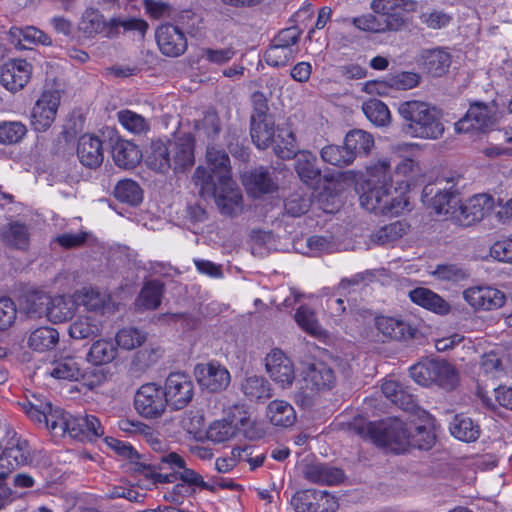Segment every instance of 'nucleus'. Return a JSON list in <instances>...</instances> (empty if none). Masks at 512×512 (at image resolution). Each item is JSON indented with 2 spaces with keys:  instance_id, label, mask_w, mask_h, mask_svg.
<instances>
[{
  "instance_id": "2",
  "label": "nucleus",
  "mask_w": 512,
  "mask_h": 512,
  "mask_svg": "<svg viewBox=\"0 0 512 512\" xmlns=\"http://www.w3.org/2000/svg\"><path fill=\"white\" fill-rule=\"evenodd\" d=\"M207 168L199 166L193 174V182L202 197H213L220 212L236 216L242 211V195L231 178L228 154L213 146L207 147Z\"/></svg>"
},
{
  "instance_id": "10",
  "label": "nucleus",
  "mask_w": 512,
  "mask_h": 512,
  "mask_svg": "<svg viewBox=\"0 0 512 512\" xmlns=\"http://www.w3.org/2000/svg\"><path fill=\"white\" fill-rule=\"evenodd\" d=\"M168 404L175 410L184 408L193 398L194 384L183 372L170 373L163 388Z\"/></svg>"
},
{
  "instance_id": "7",
  "label": "nucleus",
  "mask_w": 512,
  "mask_h": 512,
  "mask_svg": "<svg viewBox=\"0 0 512 512\" xmlns=\"http://www.w3.org/2000/svg\"><path fill=\"white\" fill-rule=\"evenodd\" d=\"M291 505L296 512H336L339 508L338 499L322 490H302L291 498Z\"/></svg>"
},
{
  "instance_id": "18",
  "label": "nucleus",
  "mask_w": 512,
  "mask_h": 512,
  "mask_svg": "<svg viewBox=\"0 0 512 512\" xmlns=\"http://www.w3.org/2000/svg\"><path fill=\"white\" fill-rule=\"evenodd\" d=\"M374 325L382 340H408L415 336L416 330L400 318L377 316Z\"/></svg>"
},
{
  "instance_id": "32",
  "label": "nucleus",
  "mask_w": 512,
  "mask_h": 512,
  "mask_svg": "<svg viewBox=\"0 0 512 512\" xmlns=\"http://www.w3.org/2000/svg\"><path fill=\"white\" fill-rule=\"evenodd\" d=\"M243 184L254 196L270 193L276 188V184L268 170L263 167L247 172L242 177Z\"/></svg>"
},
{
  "instance_id": "15",
  "label": "nucleus",
  "mask_w": 512,
  "mask_h": 512,
  "mask_svg": "<svg viewBox=\"0 0 512 512\" xmlns=\"http://www.w3.org/2000/svg\"><path fill=\"white\" fill-rule=\"evenodd\" d=\"M495 123V113L486 104L475 103L470 106L465 116L455 123L457 133L482 131Z\"/></svg>"
},
{
  "instance_id": "35",
  "label": "nucleus",
  "mask_w": 512,
  "mask_h": 512,
  "mask_svg": "<svg viewBox=\"0 0 512 512\" xmlns=\"http://www.w3.org/2000/svg\"><path fill=\"white\" fill-rule=\"evenodd\" d=\"M76 302L74 297H50L46 317L54 323H62L72 318L75 313Z\"/></svg>"
},
{
  "instance_id": "25",
  "label": "nucleus",
  "mask_w": 512,
  "mask_h": 512,
  "mask_svg": "<svg viewBox=\"0 0 512 512\" xmlns=\"http://www.w3.org/2000/svg\"><path fill=\"white\" fill-rule=\"evenodd\" d=\"M304 381L310 390H329L334 387L336 377L334 371L324 362H315L308 366Z\"/></svg>"
},
{
  "instance_id": "21",
  "label": "nucleus",
  "mask_w": 512,
  "mask_h": 512,
  "mask_svg": "<svg viewBox=\"0 0 512 512\" xmlns=\"http://www.w3.org/2000/svg\"><path fill=\"white\" fill-rule=\"evenodd\" d=\"M104 322L99 315H79L69 325V336L75 340H92L102 334Z\"/></svg>"
},
{
  "instance_id": "44",
  "label": "nucleus",
  "mask_w": 512,
  "mask_h": 512,
  "mask_svg": "<svg viewBox=\"0 0 512 512\" xmlns=\"http://www.w3.org/2000/svg\"><path fill=\"white\" fill-rule=\"evenodd\" d=\"M274 152L282 159H291L297 155L294 133L289 128H280L274 139Z\"/></svg>"
},
{
  "instance_id": "42",
  "label": "nucleus",
  "mask_w": 512,
  "mask_h": 512,
  "mask_svg": "<svg viewBox=\"0 0 512 512\" xmlns=\"http://www.w3.org/2000/svg\"><path fill=\"white\" fill-rule=\"evenodd\" d=\"M362 111L367 119L377 127L388 126L391 122V113L387 105L378 99L365 101Z\"/></svg>"
},
{
  "instance_id": "16",
  "label": "nucleus",
  "mask_w": 512,
  "mask_h": 512,
  "mask_svg": "<svg viewBox=\"0 0 512 512\" xmlns=\"http://www.w3.org/2000/svg\"><path fill=\"white\" fill-rule=\"evenodd\" d=\"M73 297L76 305L83 306L88 312L94 313V315L100 314L103 316L105 313H110L115 309L110 294L91 286H85L76 290Z\"/></svg>"
},
{
  "instance_id": "56",
  "label": "nucleus",
  "mask_w": 512,
  "mask_h": 512,
  "mask_svg": "<svg viewBox=\"0 0 512 512\" xmlns=\"http://www.w3.org/2000/svg\"><path fill=\"white\" fill-rule=\"evenodd\" d=\"M237 429L228 420H216L207 429V438L213 442L221 443L230 440L236 435Z\"/></svg>"
},
{
  "instance_id": "61",
  "label": "nucleus",
  "mask_w": 512,
  "mask_h": 512,
  "mask_svg": "<svg viewBox=\"0 0 512 512\" xmlns=\"http://www.w3.org/2000/svg\"><path fill=\"white\" fill-rule=\"evenodd\" d=\"M12 35L18 37L19 42L24 41L27 43H40L43 45H50L51 39L43 31L33 26L25 28H15L11 31Z\"/></svg>"
},
{
  "instance_id": "17",
  "label": "nucleus",
  "mask_w": 512,
  "mask_h": 512,
  "mask_svg": "<svg viewBox=\"0 0 512 512\" xmlns=\"http://www.w3.org/2000/svg\"><path fill=\"white\" fill-rule=\"evenodd\" d=\"M32 75V65L24 59L6 62L1 69L0 82L10 92L22 90Z\"/></svg>"
},
{
  "instance_id": "33",
  "label": "nucleus",
  "mask_w": 512,
  "mask_h": 512,
  "mask_svg": "<svg viewBox=\"0 0 512 512\" xmlns=\"http://www.w3.org/2000/svg\"><path fill=\"white\" fill-rule=\"evenodd\" d=\"M266 415L274 426L288 428L296 422V412L293 406L284 400H273L267 406Z\"/></svg>"
},
{
  "instance_id": "6",
  "label": "nucleus",
  "mask_w": 512,
  "mask_h": 512,
  "mask_svg": "<svg viewBox=\"0 0 512 512\" xmlns=\"http://www.w3.org/2000/svg\"><path fill=\"white\" fill-rule=\"evenodd\" d=\"M167 405L169 404L163 388L154 382L141 385L134 396L136 411L148 419L160 417Z\"/></svg>"
},
{
  "instance_id": "41",
  "label": "nucleus",
  "mask_w": 512,
  "mask_h": 512,
  "mask_svg": "<svg viewBox=\"0 0 512 512\" xmlns=\"http://www.w3.org/2000/svg\"><path fill=\"white\" fill-rule=\"evenodd\" d=\"M162 295L163 285L159 281L147 282L136 299V306L144 310L156 309L161 303Z\"/></svg>"
},
{
  "instance_id": "45",
  "label": "nucleus",
  "mask_w": 512,
  "mask_h": 512,
  "mask_svg": "<svg viewBox=\"0 0 512 512\" xmlns=\"http://www.w3.org/2000/svg\"><path fill=\"white\" fill-rule=\"evenodd\" d=\"M23 411L34 422L42 423L45 414L50 411L52 405L41 395L32 394L22 402H19Z\"/></svg>"
},
{
  "instance_id": "12",
  "label": "nucleus",
  "mask_w": 512,
  "mask_h": 512,
  "mask_svg": "<svg viewBox=\"0 0 512 512\" xmlns=\"http://www.w3.org/2000/svg\"><path fill=\"white\" fill-rule=\"evenodd\" d=\"M194 375L199 386L212 393L225 390L231 380L229 371L217 362L196 365Z\"/></svg>"
},
{
  "instance_id": "20",
  "label": "nucleus",
  "mask_w": 512,
  "mask_h": 512,
  "mask_svg": "<svg viewBox=\"0 0 512 512\" xmlns=\"http://www.w3.org/2000/svg\"><path fill=\"white\" fill-rule=\"evenodd\" d=\"M381 391L391 403L400 409L409 412L415 411L417 404L413 394L398 378L394 376L386 378L381 385Z\"/></svg>"
},
{
  "instance_id": "50",
  "label": "nucleus",
  "mask_w": 512,
  "mask_h": 512,
  "mask_svg": "<svg viewBox=\"0 0 512 512\" xmlns=\"http://www.w3.org/2000/svg\"><path fill=\"white\" fill-rule=\"evenodd\" d=\"M119 123L133 134H143L149 130V122L140 114L131 110H121L117 113Z\"/></svg>"
},
{
  "instance_id": "37",
  "label": "nucleus",
  "mask_w": 512,
  "mask_h": 512,
  "mask_svg": "<svg viewBox=\"0 0 512 512\" xmlns=\"http://www.w3.org/2000/svg\"><path fill=\"white\" fill-rule=\"evenodd\" d=\"M450 433L463 442H474L480 436V427L470 417L456 415L449 426Z\"/></svg>"
},
{
  "instance_id": "3",
  "label": "nucleus",
  "mask_w": 512,
  "mask_h": 512,
  "mask_svg": "<svg viewBox=\"0 0 512 512\" xmlns=\"http://www.w3.org/2000/svg\"><path fill=\"white\" fill-rule=\"evenodd\" d=\"M405 133L414 138L436 140L444 134L441 112L428 102L409 100L399 104Z\"/></svg>"
},
{
  "instance_id": "60",
  "label": "nucleus",
  "mask_w": 512,
  "mask_h": 512,
  "mask_svg": "<svg viewBox=\"0 0 512 512\" xmlns=\"http://www.w3.org/2000/svg\"><path fill=\"white\" fill-rule=\"evenodd\" d=\"M480 371L488 378L500 377L503 374V365L498 353H485L480 360Z\"/></svg>"
},
{
  "instance_id": "4",
  "label": "nucleus",
  "mask_w": 512,
  "mask_h": 512,
  "mask_svg": "<svg viewBox=\"0 0 512 512\" xmlns=\"http://www.w3.org/2000/svg\"><path fill=\"white\" fill-rule=\"evenodd\" d=\"M367 432L372 442L380 447L400 453L409 445L404 424L399 419H389L380 423H369Z\"/></svg>"
},
{
  "instance_id": "57",
  "label": "nucleus",
  "mask_w": 512,
  "mask_h": 512,
  "mask_svg": "<svg viewBox=\"0 0 512 512\" xmlns=\"http://www.w3.org/2000/svg\"><path fill=\"white\" fill-rule=\"evenodd\" d=\"M421 77L410 71H402L386 77L385 84L396 90H409L419 85Z\"/></svg>"
},
{
  "instance_id": "29",
  "label": "nucleus",
  "mask_w": 512,
  "mask_h": 512,
  "mask_svg": "<svg viewBox=\"0 0 512 512\" xmlns=\"http://www.w3.org/2000/svg\"><path fill=\"white\" fill-rule=\"evenodd\" d=\"M118 356L117 346L109 339L99 338L91 344L85 359L93 366H104L112 363Z\"/></svg>"
},
{
  "instance_id": "62",
  "label": "nucleus",
  "mask_w": 512,
  "mask_h": 512,
  "mask_svg": "<svg viewBox=\"0 0 512 512\" xmlns=\"http://www.w3.org/2000/svg\"><path fill=\"white\" fill-rule=\"evenodd\" d=\"M236 54V51L233 47H225V48H202L201 49V58L205 59L211 64L215 65H224L228 63Z\"/></svg>"
},
{
  "instance_id": "49",
  "label": "nucleus",
  "mask_w": 512,
  "mask_h": 512,
  "mask_svg": "<svg viewBox=\"0 0 512 512\" xmlns=\"http://www.w3.org/2000/svg\"><path fill=\"white\" fill-rule=\"evenodd\" d=\"M27 132V127L22 122H0V143L4 145L17 144L23 140Z\"/></svg>"
},
{
  "instance_id": "46",
  "label": "nucleus",
  "mask_w": 512,
  "mask_h": 512,
  "mask_svg": "<svg viewBox=\"0 0 512 512\" xmlns=\"http://www.w3.org/2000/svg\"><path fill=\"white\" fill-rule=\"evenodd\" d=\"M243 393L251 400H260L271 397V387L261 376L247 377L241 385Z\"/></svg>"
},
{
  "instance_id": "53",
  "label": "nucleus",
  "mask_w": 512,
  "mask_h": 512,
  "mask_svg": "<svg viewBox=\"0 0 512 512\" xmlns=\"http://www.w3.org/2000/svg\"><path fill=\"white\" fill-rule=\"evenodd\" d=\"M434 374V383L445 389H452L458 381L456 369L446 361L434 360Z\"/></svg>"
},
{
  "instance_id": "30",
  "label": "nucleus",
  "mask_w": 512,
  "mask_h": 512,
  "mask_svg": "<svg viewBox=\"0 0 512 512\" xmlns=\"http://www.w3.org/2000/svg\"><path fill=\"white\" fill-rule=\"evenodd\" d=\"M412 302L436 314L447 315L451 311L450 304L440 295L427 288H416L409 292Z\"/></svg>"
},
{
  "instance_id": "59",
  "label": "nucleus",
  "mask_w": 512,
  "mask_h": 512,
  "mask_svg": "<svg viewBox=\"0 0 512 512\" xmlns=\"http://www.w3.org/2000/svg\"><path fill=\"white\" fill-rule=\"evenodd\" d=\"M26 303V310L30 316H46L50 303V296L41 291L33 292L27 297Z\"/></svg>"
},
{
  "instance_id": "54",
  "label": "nucleus",
  "mask_w": 512,
  "mask_h": 512,
  "mask_svg": "<svg viewBox=\"0 0 512 512\" xmlns=\"http://www.w3.org/2000/svg\"><path fill=\"white\" fill-rule=\"evenodd\" d=\"M406 230V223L395 221L377 230L373 235V240L378 244L387 245L401 238Z\"/></svg>"
},
{
  "instance_id": "24",
  "label": "nucleus",
  "mask_w": 512,
  "mask_h": 512,
  "mask_svg": "<svg viewBox=\"0 0 512 512\" xmlns=\"http://www.w3.org/2000/svg\"><path fill=\"white\" fill-rule=\"evenodd\" d=\"M77 155L80 162L86 167L100 166L104 158L101 140L90 134L82 135L78 141Z\"/></svg>"
},
{
  "instance_id": "47",
  "label": "nucleus",
  "mask_w": 512,
  "mask_h": 512,
  "mask_svg": "<svg viewBox=\"0 0 512 512\" xmlns=\"http://www.w3.org/2000/svg\"><path fill=\"white\" fill-rule=\"evenodd\" d=\"M115 197L125 203L137 205L142 201V190L137 182L124 179L117 183L114 189Z\"/></svg>"
},
{
  "instance_id": "5",
  "label": "nucleus",
  "mask_w": 512,
  "mask_h": 512,
  "mask_svg": "<svg viewBox=\"0 0 512 512\" xmlns=\"http://www.w3.org/2000/svg\"><path fill=\"white\" fill-rule=\"evenodd\" d=\"M299 38L300 32L296 28L280 31L264 54L266 63L272 67L287 65L299 51Z\"/></svg>"
},
{
  "instance_id": "13",
  "label": "nucleus",
  "mask_w": 512,
  "mask_h": 512,
  "mask_svg": "<svg viewBox=\"0 0 512 512\" xmlns=\"http://www.w3.org/2000/svg\"><path fill=\"white\" fill-rule=\"evenodd\" d=\"M266 371L270 378L281 388L291 386L295 379L292 361L279 349H273L265 358Z\"/></svg>"
},
{
  "instance_id": "52",
  "label": "nucleus",
  "mask_w": 512,
  "mask_h": 512,
  "mask_svg": "<svg viewBox=\"0 0 512 512\" xmlns=\"http://www.w3.org/2000/svg\"><path fill=\"white\" fill-rule=\"evenodd\" d=\"M80 28L88 36H93L105 32L107 24L98 10L89 8L82 16Z\"/></svg>"
},
{
  "instance_id": "40",
  "label": "nucleus",
  "mask_w": 512,
  "mask_h": 512,
  "mask_svg": "<svg viewBox=\"0 0 512 512\" xmlns=\"http://www.w3.org/2000/svg\"><path fill=\"white\" fill-rule=\"evenodd\" d=\"M147 335L136 327H123L115 334V345L117 349L131 351L139 348L146 341Z\"/></svg>"
},
{
  "instance_id": "8",
  "label": "nucleus",
  "mask_w": 512,
  "mask_h": 512,
  "mask_svg": "<svg viewBox=\"0 0 512 512\" xmlns=\"http://www.w3.org/2000/svg\"><path fill=\"white\" fill-rule=\"evenodd\" d=\"M464 301L475 311H493L506 303V295L500 289L490 285H477L462 292Z\"/></svg>"
},
{
  "instance_id": "26",
  "label": "nucleus",
  "mask_w": 512,
  "mask_h": 512,
  "mask_svg": "<svg viewBox=\"0 0 512 512\" xmlns=\"http://www.w3.org/2000/svg\"><path fill=\"white\" fill-rule=\"evenodd\" d=\"M171 154L169 143L161 140L152 141L146 150L144 161L150 169L158 173H166L172 168Z\"/></svg>"
},
{
  "instance_id": "9",
  "label": "nucleus",
  "mask_w": 512,
  "mask_h": 512,
  "mask_svg": "<svg viewBox=\"0 0 512 512\" xmlns=\"http://www.w3.org/2000/svg\"><path fill=\"white\" fill-rule=\"evenodd\" d=\"M494 208V199L488 194H477L452 211V219L461 226L481 221Z\"/></svg>"
},
{
  "instance_id": "64",
  "label": "nucleus",
  "mask_w": 512,
  "mask_h": 512,
  "mask_svg": "<svg viewBox=\"0 0 512 512\" xmlns=\"http://www.w3.org/2000/svg\"><path fill=\"white\" fill-rule=\"evenodd\" d=\"M489 255L496 261L512 264V238L494 242L489 249Z\"/></svg>"
},
{
  "instance_id": "36",
  "label": "nucleus",
  "mask_w": 512,
  "mask_h": 512,
  "mask_svg": "<svg viewBox=\"0 0 512 512\" xmlns=\"http://www.w3.org/2000/svg\"><path fill=\"white\" fill-rule=\"evenodd\" d=\"M346 149H348L353 160L358 156L368 155L374 147L373 136L361 129H355L348 132L344 139Z\"/></svg>"
},
{
  "instance_id": "27",
  "label": "nucleus",
  "mask_w": 512,
  "mask_h": 512,
  "mask_svg": "<svg viewBox=\"0 0 512 512\" xmlns=\"http://www.w3.org/2000/svg\"><path fill=\"white\" fill-rule=\"evenodd\" d=\"M169 144L172 150V167L175 171L194 164V139L190 134H183Z\"/></svg>"
},
{
  "instance_id": "31",
  "label": "nucleus",
  "mask_w": 512,
  "mask_h": 512,
  "mask_svg": "<svg viewBox=\"0 0 512 512\" xmlns=\"http://www.w3.org/2000/svg\"><path fill=\"white\" fill-rule=\"evenodd\" d=\"M112 157L117 166L131 169L140 162L142 153L134 143L117 139L112 146Z\"/></svg>"
},
{
  "instance_id": "34",
  "label": "nucleus",
  "mask_w": 512,
  "mask_h": 512,
  "mask_svg": "<svg viewBox=\"0 0 512 512\" xmlns=\"http://www.w3.org/2000/svg\"><path fill=\"white\" fill-rule=\"evenodd\" d=\"M422 59L424 69L433 77L444 75L451 65L450 54L441 48L425 50Z\"/></svg>"
},
{
  "instance_id": "58",
  "label": "nucleus",
  "mask_w": 512,
  "mask_h": 512,
  "mask_svg": "<svg viewBox=\"0 0 512 512\" xmlns=\"http://www.w3.org/2000/svg\"><path fill=\"white\" fill-rule=\"evenodd\" d=\"M411 378L419 385L428 386L435 381L434 360H427L410 368Z\"/></svg>"
},
{
  "instance_id": "38",
  "label": "nucleus",
  "mask_w": 512,
  "mask_h": 512,
  "mask_svg": "<svg viewBox=\"0 0 512 512\" xmlns=\"http://www.w3.org/2000/svg\"><path fill=\"white\" fill-rule=\"evenodd\" d=\"M59 342V333L52 327H39L29 336L28 345L38 352H45L53 349Z\"/></svg>"
},
{
  "instance_id": "48",
  "label": "nucleus",
  "mask_w": 512,
  "mask_h": 512,
  "mask_svg": "<svg viewBox=\"0 0 512 512\" xmlns=\"http://www.w3.org/2000/svg\"><path fill=\"white\" fill-rule=\"evenodd\" d=\"M321 158L324 162L337 167H345L353 163L351 152L346 149V145H328L322 148L320 152Z\"/></svg>"
},
{
  "instance_id": "23",
  "label": "nucleus",
  "mask_w": 512,
  "mask_h": 512,
  "mask_svg": "<svg viewBox=\"0 0 512 512\" xmlns=\"http://www.w3.org/2000/svg\"><path fill=\"white\" fill-rule=\"evenodd\" d=\"M58 380L78 381L84 377V367L81 357L66 355L55 359L47 372Z\"/></svg>"
},
{
  "instance_id": "39",
  "label": "nucleus",
  "mask_w": 512,
  "mask_h": 512,
  "mask_svg": "<svg viewBox=\"0 0 512 512\" xmlns=\"http://www.w3.org/2000/svg\"><path fill=\"white\" fill-rule=\"evenodd\" d=\"M316 162V157L308 151L296 155L295 170L304 183L308 184L320 177L321 171Z\"/></svg>"
},
{
  "instance_id": "28",
  "label": "nucleus",
  "mask_w": 512,
  "mask_h": 512,
  "mask_svg": "<svg viewBox=\"0 0 512 512\" xmlns=\"http://www.w3.org/2000/svg\"><path fill=\"white\" fill-rule=\"evenodd\" d=\"M303 475L309 482L320 485H335L340 483L344 477L341 469L322 463L306 464Z\"/></svg>"
},
{
  "instance_id": "11",
  "label": "nucleus",
  "mask_w": 512,
  "mask_h": 512,
  "mask_svg": "<svg viewBox=\"0 0 512 512\" xmlns=\"http://www.w3.org/2000/svg\"><path fill=\"white\" fill-rule=\"evenodd\" d=\"M60 104L58 91H44L31 111V125L37 132L48 130L56 118Z\"/></svg>"
},
{
  "instance_id": "63",
  "label": "nucleus",
  "mask_w": 512,
  "mask_h": 512,
  "mask_svg": "<svg viewBox=\"0 0 512 512\" xmlns=\"http://www.w3.org/2000/svg\"><path fill=\"white\" fill-rule=\"evenodd\" d=\"M432 275L440 281L447 282H458L468 276L465 270L454 264L438 265Z\"/></svg>"
},
{
  "instance_id": "14",
  "label": "nucleus",
  "mask_w": 512,
  "mask_h": 512,
  "mask_svg": "<svg viewBox=\"0 0 512 512\" xmlns=\"http://www.w3.org/2000/svg\"><path fill=\"white\" fill-rule=\"evenodd\" d=\"M155 38L161 53L168 57H178L188 47L184 32L172 24L160 25L156 29Z\"/></svg>"
},
{
  "instance_id": "51",
  "label": "nucleus",
  "mask_w": 512,
  "mask_h": 512,
  "mask_svg": "<svg viewBox=\"0 0 512 512\" xmlns=\"http://www.w3.org/2000/svg\"><path fill=\"white\" fill-rule=\"evenodd\" d=\"M294 319L298 326L306 333L312 336H320L322 334L321 325L314 311L307 306H300L294 315Z\"/></svg>"
},
{
  "instance_id": "55",
  "label": "nucleus",
  "mask_w": 512,
  "mask_h": 512,
  "mask_svg": "<svg viewBox=\"0 0 512 512\" xmlns=\"http://www.w3.org/2000/svg\"><path fill=\"white\" fill-rule=\"evenodd\" d=\"M4 450L18 468L31 461L30 447L26 440L12 439Z\"/></svg>"
},
{
  "instance_id": "19",
  "label": "nucleus",
  "mask_w": 512,
  "mask_h": 512,
  "mask_svg": "<svg viewBox=\"0 0 512 512\" xmlns=\"http://www.w3.org/2000/svg\"><path fill=\"white\" fill-rule=\"evenodd\" d=\"M265 103H262L257 114L251 118V138L253 143L259 149L267 148L274 143V122L270 116L265 113Z\"/></svg>"
},
{
  "instance_id": "1",
  "label": "nucleus",
  "mask_w": 512,
  "mask_h": 512,
  "mask_svg": "<svg viewBox=\"0 0 512 512\" xmlns=\"http://www.w3.org/2000/svg\"><path fill=\"white\" fill-rule=\"evenodd\" d=\"M367 190L360 195L362 208L383 216H397L407 209L405 191L422 175L413 159H403L391 172L390 162L381 159L367 168Z\"/></svg>"
},
{
  "instance_id": "43",
  "label": "nucleus",
  "mask_w": 512,
  "mask_h": 512,
  "mask_svg": "<svg viewBox=\"0 0 512 512\" xmlns=\"http://www.w3.org/2000/svg\"><path fill=\"white\" fill-rule=\"evenodd\" d=\"M71 417V414L62 409L51 407L50 411L45 414L42 424L56 436H64L68 434Z\"/></svg>"
},
{
  "instance_id": "22",
  "label": "nucleus",
  "mask_w": 512,
  "mask_h": 512,
  "mask_svg": "<svg viewBox=\"0 0 512 512\" xmlns=\"http://www.w3.org/2000/svg\"><path fill=\"white\" fill-rule=\"evenodd\" d=\"M104 434V428L102 427L98 418L93 415H80L73 416L70 419V427L68 435L71 438L84 440H95Z\"/></svg>"
}]
</instances>
